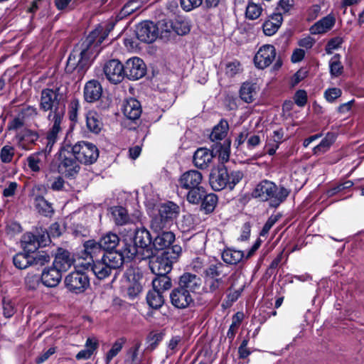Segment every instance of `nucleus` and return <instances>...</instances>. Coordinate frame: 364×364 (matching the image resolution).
I'll use <instances>...</instances> for the list:
<instances>
[{"label":"nucleus","mask_w":364,"mask_h":364,"mask_svg":"<svg viewBox=\"0 0 364 364\" xmlns=\"http://www.w3.org/2000/svg\"><path fill=\"white\" fill-rule=\"evenodd\" d=\"M108 33L109 31L96 28L75 45L68 57L66 70L69 73L77 70L80 75H83L92 63L96 48L106 38Z\"/></svg>","instance_id":"obj_1"},{"label":"nucleus","mask_w":364,"mask_h":364,"mask_svg":"<svg viewBox=\"0 0 364 364\" xmlns=\"http://www.w3.org/2000/svg\"><path fill=\"white\" fill-rule=\"evenodd\" d=\"M153 239L150 232L145 228H137L134 231L133 238L129 241L124 240V252L128 259H132L138 255L140 259H144L151 257L154 252L152 248Z\"/></svg>","instance_id":"obj_2"},{"label":"nucleus","mask_w":364,"mask_h":364,"mask_svg":"<svg viewBox=\"0 0 364 364\" xmlns=\"http://www.w3.org/2000/svg\"><path fill=\"white\" fill-rule=\"evenodd\" d=\"M66 94L62 85L43 88L41 91L39 109L43 112L66 109Z\"/></svg>","instance_id":"obj_3"},{"label":"nucleus","mask_w":364,"mask_h":364,"mask_svg":"<svg viewBox=\"0 0 364 364\" xmlns=\"http://www.w3.org/2000/svg\"><path fill=\"white\" fill-rule=\"evenodd\" d=\"M182 252L180 245H174L168 251H164L161 255L156 256L154 252L151 257H149V267L155 275L168 274L171 270L173 263L177 259Z\"/></svg>","instance_id":"obj_4"},{"label":"nucleus","mask_w":364,"mask_h":364,"mask_svg":"<svg viewBox=\"0 0 364 364\" xmlns=\"http://www.w3.org/2000/svg\"><path fill=\"white\" fill-rule=\"evenodd\" d=\"M58 171L66 178H74L80 170V162L70 151L68 144L61 147L58 152Z\"/></svg>","instance_id":"obj_5"},{"label":"nucleus","mask_w":364,"mask_h":364,"mask_svg":"<svg viewBox=\"0 0 364 364\" xmlns=\"http://www.w3.org/2000/svg\"><path fill=\"white\" fill-rule=\"evenodd\" d=\"M65 110L49 112L47 119L50 124V127L46 136V145L44 148L46 154H50L53 145L58 139L59 134L64 128Z\"/></svg>","instance_id":"obj_6"},{"label":"nucleus","mask_w":364,"mask_h":364,"mask_svg":"<svg viewBox=\"0 0 364 364\" xmlns=\"http://www.w3.org/2000/svg\"><path fill=\"white\" fill-rule=\"evenodd\" d=\"M68 145L70 151L75 156V158L80 164L90 165L95 163L99 157V150L92 143L81 141L75 144Z\"/></svg>","instance_id":"obj_7"},{"label":"nucleus","mask_w":364,"mask_h":364,"mask_svg":"<svg viewBox=\"0 0 364 364\" xmlns=\"http://www.w3.org/2000/svg\"><path fill=\"white\" fill-rule=\"evenodd\" d=\"M65 287L72 293L81 294L90 286L88 276L80 271H75L68 274L64 280Z\"/></svg>","instance_id":"obj_8"},{"label":"nucleus","mask_w":364,"mask_h":364,"mask_svg":"<svg viewBox=\"0 0 364 364\" xmlns=\"http://www.w3.org/2000/svg\"><path fill=\"white\" fill-rule=\"evenodd\" d=\"M103 71L107 79L113 84L121 82L125 77L124 65L116 59L107 62Z\"/></svg>","instance_id":"obj_9"},{"label":"nucleus","mask_w":364,"mask_h":364,"mask_svg":"<svg viewBox=\"0 0 364 364\" xmlns=\"http://www.w3.org/2000/svg\"><path fill=\"white\" fill-rule=\"evenodd\" d=\"M125 77L130 80H137L146 73V67L139 58L134 57L127 60L124 65Z\"/></svg>","instance_id":"obj_10"},{"label":"nucleus","mask_w":364,"mask_h":364,"mask_svg":"<svg viewBox=\"0 0 364 364\" xmlns=\"http://www.w3.org/2000/svg\"><path fill=\"white\" fill-rule=\"evenodd\" d=\"M277 55L275 48L272 45L262 46L254 58L257 68L264 69L272 64Z\"/></svg>","instance_id":"obj_11"},{"label":"nucleus","mask_w":364,"mask_h":364,"mask_svg":"<svg viewBox=\"0 0 364 364\" xmlns=\"http://www.w3.org/2000/svg\"><path fill=\"white\" fill-rule=\"evenodd\" d=\"M210 185L214 191H221L228 188V171L225 166L213 168L209 177Z\"/></svg>","instance_id":"obj_12"},{"label":"nucleus","mask_w":364,"mask_h":364,"mask_svg":"<svg viewBox=\"0 0 364 364\" xmlns=\"http://www.w3.org/2000/svg\"><path fill=\"white\" fill-rule=\"evenodd\" d=\"M202 279L190 272H185L178 279V284L181 288L187 290L189 293H199L202 287Z\"/></svg>","instance_id":"obj_13"},{"label":"nucleus","mask_w":364,"mask_h":364,"mask_svg":"<svg viewBox=\"0 0 364 364\" xmlns=\"http://www.w3.org/2000/svg\"><path fill=\"white\" fill-rule=\"evenodd\" d=\"M171 304L177 309H186L194 302L192 294L178 286L170 294Z\"/></svg>","instance_id":"obj_14"},{"label":"nucleus","mask_w":364,"mask_h":364,"mask_svg":"<svg viewBox=\"0 0 364 364\" xmlns=\"http://www.w3.org/2000/svg\"><path fill=\"white\" fill-rule=\"evenodd\" d=\"M137 38L144 43L154 42L158 37L157 26L151 21H144L139 23L136 30Z\"/></svg>","instance_id":"obj_15"},{"label":"nucleus","mask_w":364,"mask_h":364,"mask_svg":"<svg viewBox=\"0 0 364 364\" xmlns=\"http://www.w3.org/2000/svg\"><path fill=\"white\" fill-rule=\"evenodd\" d=\"M156 235L153 239L152 248L154 252L157 251L169 250L175 241V235L171 231L155 232Z\"/></svg>","instance_id":"obj_16"},{"label":"nucleus","mask_w":364,"mask_h":364,"mask_svg":"<svg viewBox=\"0 0 364 364\" xmlns=\"http://www.w3.org/2000/svg\"><path fill=\"white\" fill-rule=\"evenodd\" d=\"M202 182L203 175L197 170L187 171L178 179L180 187L186 190L201 186Z\"/></svg>","instance_id":"obj_17"},{"label":"nucleus","mask_w":364,"mask_h":364,"mask_svg":"<svg viewBox=\"0 0 364 364\" xmlns=\"http://www.w3.org/2000/svg\"><path fill=\"white\" fill-rule=\"evenodd\" d=\"M62 272L54 265L43 269L41 274V282L48 287H55L62 279Z\"/></svg>","instance_id":"obj_18"},{"label":"nucleus","mask_w":364,"mask_h":364,"mask_svg":"<svg viewBox=\"0 0 364 364\" xmlns=\"http://www.w3.org/2000/svg\"><path fill=\"white\" fill-rule=\"evenodd\" d=\"M214 155L213 151L206 148L198 149L193 155L194 165L200 169H205L212 163Z\"/></svg>","instance_id":"obj_19"},{"label":"nucleus","mask_w":364,"mask_h":364,"mask_svg":"<svg viewBox=\"0 0 364 364\" xmlns=\"http://www.w3.org/2000/svg\"><path fill=\"white\" fill-rule=\"evenodd\" d=\"M39 138L36 131L25 129L17 135L18 146L24 150H30Z\"/></svg>","instance_id":"obj_20"},{"label":"nucleus","mask_w":364,"mask_h":364,"mask_svg":"<svg viewBox=\"0 0 364 364\" xmlns=\"http://www.w3.org/2000/svg\"><path fill=\"white\" fill-rule=\"evenodd\" d=\"M102 94L100 83L95 80L88 81L84 87V97L88 102H94L100 100Z\"/></svg>","instance_id":"obj_21"},{"label":"nucleus","mask_w":364,"mask_h":364,"mask_svg":"<svg viewBox=\"0 0 364 364\" xmlns=\"http://www.w3.org/2000/svg\"><path fill=\"white\" fill-rule=\"evenodd\" d=\"M73 262L74 259L69 251L58 248L53 265L61 272H65L72 266Z\"/></svg>","instance_id":"obj_22"},{"label":"nucleus","mask_w":364,"mask_h":364,"mask_svg":"<svg viewBox=\"0 0 364 364\" xmlns=\"http://www.w3.org/2000/svg\"><path fill=\"white\" fill-rule=\"evenodd\" d=\"M124 258H127L124 252V246L120 252L108 251L104 252L102 257V260L107 263L108 267L112 270L117 269L122 266Z\"/></svg>","instance_id":"obj_23"},{"label":"nucleus","mask_w":364,"mask_h":364,"mask_svg":"<svg viewBox=\"0 0 364 364\" xmlns=\"http://www.w3.org/2000/svg\"><path fill=\"white\" fill-rule=\"evenodd\" d=\"M259 87L256 82L246 81L240 89V97L246 103L252 102L257 97Z\"/></svg>","instance_id":"obj_24"},{"label":"nucleus","mask_w":364,"mask_h":364,"mask_svg":"<svg viewBox=\"0 0 364 364\" xmlns=\"http://www.w3.org/2000/svg\"><path fill=\"white\" fill-rule=\"evenodd\" d=\"M122 111L125 117L134 121L141 116L142 112L141 103L137 100L131 97L124 102Z\"/></svg>","instance_id":"obj_25"},{"label":"nucleus","mask_w":364,"mask_h":364,"mask_svg":"<svg viewBox=\"0 0 364 364\" xmlns=\"http://www.w3.org/2000/svg\"><path fill=\"white\" fill-rule=\"evenodd\" d=\"M85 267L87 269L90 268L91 271L99 279H104L108 277L112 272V269L108 267L107 263L102 260V258L96 259L92 264L87 262Z\"/></svg>","instance_id":"obj_26"},{"label":"nucleus","mask_w":364,"mask_h":364,"mask_svg":"<svg viewBox=\"0 0 364 364\" xmlns=\"http://www.w3.org/2000/svg\"><path fill=\"white\" fill-rule=\"evenodd\" d=\"M274 187V183L264 180L258 183L255 190L252 192L253 197L259 198L262 201H268L270 193L273 191Z\"/></svg>","instance_id":"obj_27"},{"label":"nucleus","mask_w":364,"mask_h":364,"mask_svg":"<svg viewBox=\"0 0 364 364\" xmlns=\"http://www.w3.org/2000/svg\"><path fill=\"white\" fill-rule=\"evenodd\" d=\"M83 247V256L86 258L90 257L92 262L98 259L99 255L104 253L100 241L96 242L94 240H89L84 242Z\"/></svg>","instance_id":"obj_28"},{"label":"nucleus","mask_w":364,"mask_h":364,"mask_svg":"<svg viewBox=\"0 0 364 364\" xmlns=\"http://www.w3.org/2000/svg\"><path fill=\"white\" fill-rule=\"evenodd\" d=\"M179 213V207L173 202H168L161 204L158 210L157 214L173 223V221Z\"/></svg>","instance_id":"obj_29"},{"label":"nucleus","mask_w":364,"mask_h":364,"mask_svg":"<svg viewBox=\"0 0 364 364\" xmlns=\"http://www.w3.org/2000/svg\"><path fill=\"white\" fill-rule=\"evenodd\" d=\"M335 22V18L331 15H328L315 23L310 28V32L314 35L324 33L331 29Z\"/></svg>","instance_id":"obj_30"},{"label":"nucleus","mask_w":364,"mask_h":364,"mask_svg":"<svg viewBox=\"0 0 364 364\" xmlns=\"http://www.w3.org/2000/svg\"><path fill=\"white\" fill-rule=\"evenodd\" d=\"M273 189L268 201H269V205L272 207L277 208L286 200L290 193V191L284 186H278L275 183Z\"/></svg>","instance_id":"obj_31"},{"label":"nucleus","mask_w":364,"mask_h":364,"mask_svg":"<svg viewBox=\"0 0 364 364\" xmlns=\"http://www.w3.org/2000/svg\"><path fill=\"white\" fill-rule=\"evenodd\" d=\"M225 286L223 277L218 279L205 278V287L203 288L206 293H211L215 296L222 294Z\"/></svg>","instance_id":"obj_32"},{"label":"nucleus","mask_w":364,"mask_h":364,"mask_svg":"<svg viewBox=\"0 0 364 364\" xmlns=\"http://www.w3.org/2000/svg\"><path fill=\"white\" fill-rule=\"evenodd\" d=\"M282 16L281 14H274L270 18L267 20L262 26L264 33L266 36H271L274 35L282 23Z\"/></svg>","instance_id":"obj_33"},{"label":"nucleus","mask_w":364,"mask_h":364,"mask_svg":"<svg viewBox=\"0 0 364 364\" xmlns=\"http://www.w3.org/2000/svg\"><path fill=\"white\" fill-rule=\"evenodd\" d=\"M225 266L220 262H217L214 264H210L203 271L205 278L218 279L220 277L224 278L227 276L225 272Z\"/></svg>","instance_id":"obj_34"},{"label":"nucleus","mask_w":364,"mask_h":364,"mask_svg":"<svg viewBox=\"0 0 364 364\" xmlns=\"http://www.w3.org/2000/svg\"><path fill=\"white\" fill-rule=\"evenodd\" d=\"M112 218L117 225H124L131 220L126 208L122 206H114L110 208Z\"/></svg>","instance_id":"obj_35"},{"label":"nucleus","mask_w":364,"mask_h":364,"mask_svg":"<svg viewBox=\"0 0 364 364\" xmlns=\"http://www.w3.org/2000/svg\"><path fill=\"white\" fill-rule=\"evenodd\" d=\"M86 126L90 132L97 134L102 129L103 123L97 113L91 111L86 114Z\"/></svg>","instance_id":"obj_36"},{"label":"nucleus","mask_w":364,"mask_h":364,"mask_svg":"<svg viewBox=\"0 0 364 364\" xmlns=\"http://www.w3.org/2000/svg\"><path fill=\"white\" fill-rule=\"evenodd\" d=\"M229 130L228 122L222 119L219 123L215 125L210 134V139L212 141H219L225 139Z\"/></svg>","instance_id":"obj_37"},{"label":"nucleus","mask_w":364,"mask_h":364,"mask_svg":"<svg viewBox=\"0 0 364 364\" xmlns=\"http://www.w3.org/2000/svg\"><path fill=\"white\" fill-rule=\"evenodd\" d=\"M44 242V240L40 241L38 236H36L31 232L25 233L23 235L21 240L23 248L26 250L28 252H33L39 247H41V244H43Z\"/></svg>","instance_id":"obj_38"},{"label":"nucleus","mask_w":364,"mask_h":364,"mask_svg":"<svg viewBox=\"0 0 364 364\" xmlns=\"http://www.w3.org/2000/svg\"><path fill=\"white\" fill-rule=\"evenodd\" d=\"M244 257V252L231 248H227L222 252V259L228 264H237Z\"/></svg>","instance_id":"obj_39"},{"label":"nucleus","mask_w":364,"mask_h":364,"mask_svg":"<svg viewBox=\"0 0 364 364\" xmlns=\"http://www.w3.org/2000/svg\"><path fill=\"white\" fill-rule=\"evenodd\" d=\"M152 286L154 289L163 293L171 288V279L168 274L156 275V277L152 280Z\"/></svg>","instance_id":"obj_40"},{"label":"nucleus","mask_w":364,"mask_h":364,"mask_svg":"<svg viewBox=\"0 0 364 364\" xmlns=\"http://www.w3.org/2000/svg\"><path fill=\"white\" fill-rule=\"evenodd\" d=\"M173 223L165 218L160 217L157 213L154 215L150 220V228L155 232L168 231L167 230Z\"/></svg>","instance_id":"obj_41"},{"label":"nucleus","mask_w":364,"mask_h":364,"mask_svg":"<svg viewBox=\"0 0 364 364\" xmlns=\"http://www.w3.org/2000/svg\"><path fill=\"white\" fill-rule=\"evenodd\" d=\"M98 343L95 338H88L85 343V349L80 350L75 356L77 360L89 359L97 348Z\"/></svg>","instance_id":"obj_42"},{"label":"nucleus","mask_w":364,"mask_h":364,"mask_svg":"<svg viewBox=\"0 0 364 364\" xmlns=\"http://www.w3.org/2000/svg\"><path fill=\"white\" fill-rule=\"evenodd\" d=\"M173 34L184 36L191 31L190 23L186 18L178 16L172 21Z\"/></svg>","instance_id":"obj_43"},{"label":"nucleus","mask_w":364,"mask_h":364,"mask_svg":"<svg viewBox=\"0 0 364 364\" xmlns=\"http://www.w3.org/2000/svg\"><path fill=\"white\" fill-rule=\"evenodd\" d=\"M336 135L333 132H328L326 136L321 140L320 144L314 148L315 154H321L326 152L331 146L334 143Z\"/></svg>","instance_id":"obj_44"},{"label":"nucleus","mask_w":364,"mask_h":364,"mask_svg":"<svg viewBox=\"0 0 364 364\" xmlns=\"http://www.w3.org/2000/svg\"><path fill=\"white\" fill-rule=\"evenodd\" d=\"M103 250L112 251L119 244V238L117 235L109 232L99 240Z\"/></svg>","instance_id":"obj_45"},{"label":"nucleus","mask_w":364,"mask_h":364,"mask_svg":"<svg viewBox=\"0 0 364 364\" xmlns=\"http://www.w3.org/2000/svg\"><path fill=\"white\" fill-rule=\"evenodd\" d=\"M162 294V292L154 289L153 290L149 291L146 295V301L149 306L154 309H160L164 303V299Z\"/></svg>","instance_id":"obj_46"},{"label":"nucleus","mask_w":364,"mask_h":364,"mask_svg":"<svg viewBox=\"0 0 364 364\" xmlns=\"http://www.w3.org/2000/svg\"><path fill=\"white\" fill-rule=\"evenodd\" d=\"M157 26V34L161 38L169 39L173 36L172 21L161 20L156 24Z\"/></svg>","instance_id":"obj_47"},{"label":"nucleus","mask_w":364,"mask_h":364,"mask_svg":"<svg viewBox=\"0 0 364 364\" xmlns=\"http://www.w3.org/2000/svg\"><path fill=\"white\" fill-rule=\"evenodd\" d=\"M200 203L201 210H203L205 214H209L214 211L218 203V197L214 193H205V196L203 198Z\"/></svg>","instance_id":"obj_48"},{"label":"nucleus","mask_w":364,"mask_h":364,"mask_svg":"<svg viewBox=\"0 0 364 364\" xmlns=\"http://www.w3.org/2000/svg\"><path fill=\"white\" fill-rule=\"evenodd\" d=\"M186 198L187 200L193 204H199L202 200L203 198L205 196L206 191L202 186H199L196 188L188 189Z\"/></svg>","instance_id":"obj_49"},{"label":"nucleus","mask_w":364,"mask_h":364,"mask_svg":"<svg viewBox=\"0 0 364 364\" xmlns=\"http://www.w3.org/2000/svg\"><path fill=\"white\" fill-rule=\"evenodd\" d=\"M50 260V255L43 251L33 252L32 255H30L31 267H42L48 263Z\"/></svg>","instance_id":"obj_50"},{"label":"nucleus","mask_w":364,"mask_h":364,"mask_svg":"<svg viewBox=\"0 0 364 364\" xmlns=\"http://www.w3.org/2000/svg\"><path fill=\"white\" fill-rule=\"evenodd\" d=\"M244 315L242 312H237L232 317V323L228 329L227 333V338L230 340V342H232L235 338L236 331L239 328Z\"/></svg>","instance_id":"obj_51"},{"label":"nucleus","mask_w":364,"mask_h":364,"mask_svg":"<svg viewBox=\"0 0 364 364\" xmlns=\"http://www.w3.org/2000/svg\"><path fill=\"white\" fill-rule=\"evenodd\" d=\"M36 207L39 213L46 216L53 213L52 204L46 200L43 196L36 197Z\"/></svg>","instance_id":"obj_52"},{"label":"nucleus","mask_w":364,"mask_h":364,"mask_svg":"<svg viewBox=\"0 0 364 364\" xmlns=\"http://www.w3.org/2000/svg\"><path fill=\"white\" fill-rule=\"evenodd\" d=\"M13 263L19 269H24L31 267L30 254L22 252L16 254L13 257Z\"/></svg>","instance_id":"obj_53"},{"label":"nucleus","mask_w":364,"mask_h":364,"mask_svg":"<svg viewBox=\"0 0 364 364\" xmlns=\"http://www.w3.org/2000/svg\"><path fill=\"white\" fill-rule=\"evenodd\" d=\"M43 151L44 149L41 151L34 153L27 158L28 166L31 171L34 172H38L41 170L39 164L41 162V160L39 156L42 154H43L45 156L48 154H46Z\"/></svg>","instance_id":"obj_54"},{"label":"nucleus","mask_w":364,"mask_h":364,"mask_svg":"<svg viewBox=\"0 0 364 364\" xmlns=\"http://www.w3.org/2000/svg\"><path fill=\"white\" fill-rule=\"evenodd\" d=\"M140 343H136L134 347L129 349L127 354V358L125 360L126 364H141V360L139 358V350L140 348Z\"/></svg>","instance_id":"obj_55"},{"label":"nucleus","mask_w":364,"mask_h":364,"mask_svg":"<svg viewBox=\"0 0 364 364\" xmlns=\"http://www.w3.org/2000/svg\"><path fill=\"white\" fill-rule=\"evenodd\" d=\"M340 55L336 54L330 61V73L333 77L341 75L343 70V66L340 61Z\"/></svg>","instance_id":"obj_56"},{"label":"nucleus","mask_w":364,"mask_h":364,"mask_svg":"<svg viewBox=\"0 0 364 364\" xmlns=\"http://www.w3.org/2000/svg\"><path fill=\"white\" fill-rule=\"evenodd\" d=\"M262 7L255 3H249L246 8V17L250 20H255L259 17L262 14Z\"/></svg>","instance_id":"obj_57"},{"label":"nucleus","mask_w":364,"mask_h":364,"mask_svg":"<svg viewBox=\"0 0 364 364\" xmlns=\"http://www.w3.org/2000/svg\"><path fill=\"white\" fill-rule=\"evenodd\" d=\"M41 281V277L36 274L28 273L25 277V285L30 290L36 289Z\"/></svg>","instance_id":"obj_58"},{"label":"nucleus","mask_w":364,"mask_h":364,"mask_svg":"<svg viewBox=\"0 0 364 364\" xmlns=\"http://www.w3.org/2000/svg\"><path fill=\"white\" fill-rule=\"evenodd\" d=\"M14 156V148L11 146L6 145L2 147L0 152V159L3 163H10Z\"/></svg>","instance_id":"obj_59"},{"label":"nucleus","mask_w":364,"mask_h":364,"mask_svg":"<svg viewBox=\"0 0 364 364\" xmlns=\"http://www.w3.org/2000/svg\"><path fill=\"white\" fill-rule=\"evenodd\" d=\"M243 173L241 171H232L228 172V188L232 190L243 178Z\"/></svg>","instance_id":"obj_60"},{"label":"nucleus","mask_w":364,"mask_h":364,"mask_svg":"<svg viewBox=\"0 0 364 364\" xmlns=\"http://www.w3.org/2000/svg\"><path fill=\"white\" fill-rule=\"evenodd\" d=\"M124 343V341L122 339H119L114 342L107 354L106 360L107 363L110 362V360L121 351Z\"/></svg>","instance_id":"obj_61"},{"label":"nucleus","mask_w":364,"mask_h":364,"mask_svg":"<svg viewBox=\"0 0 364 364\" xmlns=\"http://www.w3.org/2000/svg\"><path fill=\"white\" fill-rule=\"evenodd\" d=\"M180 4L185 11H191L203 4L202 0H180Z\"/></svg>","instance_id":"obj_62"},{"label":"nucleus","mask_w":364,"mask_h":364,"mask_svg":"<svg viewBox=\"0 0 364 364\" xmlns=\"http://www.w3.org/2000/svg\"><path fill=\"white\" fill-rule=\"evenodd\" d=\"M343 40L340 36H336L328 41L326 46V52L327 54H331L332 50L338 48L343 43Z\"/></svg>","instance_id":"obj_63"},{"label":"nucleus","mask_w":364,"mask_h":364,"mask_svg":"<svg viewBox=\"0 0 364 364\" xmlns=\"http://www.w3.org/2000/svg\"><path fill=\"white\" fill-rule=\"evenodd\" d=\"M241 65L240 62L235 60L230 62L226 65L225 73L230 77H234L241 70Z\"/></svg>","instance_id":"obj_64"}]
</instances>
